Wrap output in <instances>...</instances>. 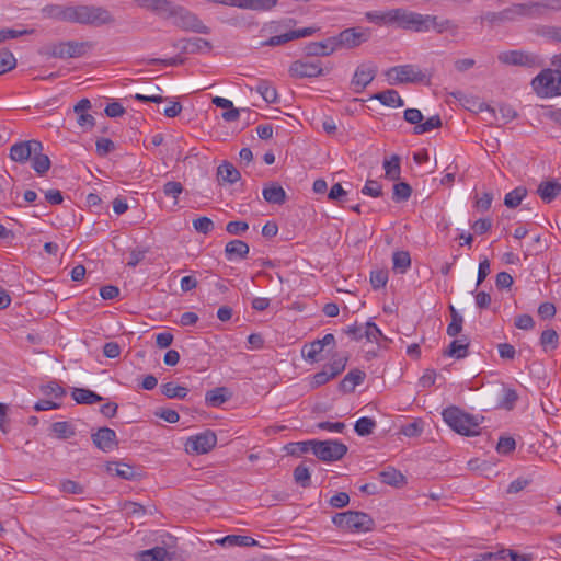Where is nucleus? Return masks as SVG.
<instances>
[{
  "label": "nucleus",
  "instance_id": "nucleus-1",
  "mask_svg": "<svg viewBox=\"0 0 561 561\" xmlns=\"http://www.w3.org/2000/svg\"><path fill=\"white\" fill-rule=\"evenodd\" d=\"M53 15L64 22L78 23L92 26H102L115 22L112 13L103 8L95 5H58L53 9Z\"/></svg>",
  "mask_w": 561,
  "mask_h": 561
},
{
  "label": "nucleus",
  "instance_id": "nucleus-2",
  "mask_svg": "<svg viewBox=\"0 0 561 561\" xmlns=\"http://www.w3.org/2000/svg\"><path fill=\"white\" fill-rule=\"evenodd\" d=\"M556 69H543L531 81L533 89L541 98L561 95V54L554 56Z\"/></svg>",
  "mask_w": 561,
  "mask_h": 561
},
{
  "label": "nucleus",
  "instance_id": "nucleus-3",
  "mask_svg": "<svg viewBox=\"0 0 561 561\" xmlns=\"http://www.w3.org/2000/svg\"><path fill=\"white\" fill-rule=\"evenodd\" d=\"M164 19H173V24L182 30L199 34H209L210 28L206 26L196 14L181 5H175L169 1V7L161 15Z\"/></svg>",
  "mask_w": 561,
  "mask_h": 561
},
{
  "label": "nucleus",
  "instance_id": "nucleus-4",
  "mask_svg": "<svg viewBox=\"0 0 561 561\" xmlns=\"http://www.w3.org/2000/svg\"><path fill=\"white\" fill-rule=\"evenodd\" d=\"M443 419L447 425L456 433L463 436H474L479 434V421L477 417L465 413L457 407H448L443 413Z\"/></svg>",
  "mask_w": 561,
  "mask_h": 561
},
{
  "label": "nucleus",
  "instance_id": "nucleus-5",
  "mask_svg": "<svg viewBox=\"0 0 561 561\" xmlns=\"http://www.w3.org/2000/svg\"><path fill=\"white\" fill-rule=\"evenodd\" d=\"M332 522L336 527L352 533H367L375 528L374 519L367 513L359 511L336 513Z\"/></svg>",
  "mask_w": 561,
  "mask_h": 561
},
{
  "label": "nucleus",
  "instance_id": "nucleus-6",
  "mask_svg": "<svg viewBox=\"0 0 561 561\" xmlns=\"http://www.w3.org/2000/svg\"><path fill=\"white\" fill-rule=\"evenodd\" d=\"M385 75L390 84L430 82V77L412 64L391 67Z\"/></svg>",
  "mask_w": 561,
  "mask_h": 561
},
{
  "label": "nucleus",
  "instance_id": "nucleus-7",
  "mask_svg": "<svg viewBox=\"0 0 561 561\" xmlns=\"http://www.w3.org/2000/svg\"><path fill=\"white\" fill-rule=\"evenodd\" d=\"M348 448L342 442L335 439L317 440L313 444V455L321 461L333 462L341 460Z\"/></svg>",
  "mask_w": 561,
  "mask_h": 561
},
{
  "label": "nucleus",
  "instance_id": "nucleus-8",
  "mask_svg": "<svg viewBox=\"0 0 561 561\" xmlns=\"http://www.w3.org/2000/svg\"><path fill=\"white\" fill-rule=\"evenodd\" d=\"M88 43H79L75 41L60 42L44 47L43 54L53 58H78L85 53Z\"/></svg>",
  "mask_w": 561,
  "mask_h": 561
},
{
  "label": "nucleus",
  "instance_id": "nucleus-9",
  "mask_svg": "<svg viewBox=\"0 0 561 561\" xmlns=\"http://www.w3.org/2000/svg\"><path fill=\"white\" fill-rule=\"evenodd\" d=\"M289 76L295 79L316 78L327 72L321 66V61L295 60L288 69Z\"/></svg>",
  "mask_w": 561,
  "mask_h": 561
},
{
  "label": "nucleus",
  "instance_id": "nucleus-10",
  "mask_svg": "<svg viewBox=\"0 0 561 561\" xmlns=\"http://www.w3.org/2000/svg\"><path fill=\"white\" fill-rule=\"evenodd\" d=\"M217 444V436L211 431H205L195 436H191L186 444V451L196 455H203L210 451Z\"/></svg>",
  "mask_w": 561,
  "mask_h": 561
},
{
  "label": "nucleus",
  "instance_id": "nucleus-11",
  "mask_svg": "<svg viewBox=\"0 0 561 561\" xmlns=\"http://www.w3.org/2000/svg\"><path fill=\"white\" fill-rule=\"evenodd\" d=\"M378 67L374 62L360 64L351 80L352 89L355 93H360L375 79Z\"/></svg>",
  "mask_w": 561,
  "mask_h": 561
},
{
  "label": "nucleus",
  "instance_id": "nucleus-12",
  "mask_svg": "<svg viewBox=\"0 0 561 561\" xmlns=\"http://www.w3.org/2000/svg\"><path fill=\"white\" fill-rule=\"evenodd\" d=\"M38 151H43V144L39 140L20 141L11 146L10 158L15 162L25 163Z\"/></svg>",
  "mask_w": 561,
  "mask_h": 561
},
{
  "label": "nucleus",
  "instance_id": "nucleus-13",
  "mask_svg": "<svg viewBox=\"0 0 561 561\" xmlns=\"http://www.w3.org/2000/svg\"><path fill=\"white\" fill-rule=\"evenodd\" d=\"M91 439L95 447L104 453H110L118 447L116 432L110 427H100L92 433Z\"/></svg>",
  "mask_w": 561,
  "mask_h": 561
},
{
  "label": "nucleus",
  "instance_id": "nucleus-14",
  "mask_svg": "<svg viewBox=\"0 0 561 561\" xmlns=\"http://www.w3.org/2000/svg\"><path fill=\"white\" fill-rule=\"evenodd\" d=\"M335 39V48L346 47L354 48L359 46L362 43L368 41V34L365 32L357 31V28H346L342 31L339 35L333 36Z\"/></svg>",
  "mask_w": 561,
  "mask_h": 561
},
{
  "label": "nucleus",
  "instance_id": "nucleus-15",
  "mask_svg": "<svg viewBox=\"0 0 561 561\" xmlns=\"http://www.w3.org/2000/svg\"><path fill=\"white\" fill-rule=\"evenodd\" d=\"M529 19H542L552 12L561 11V0L528 1Z\"/></svg>",
  "mask_w": 561,
  "mask_h": 561
},
{
  "label": "nucleus",
  "instance_id": "nucleus-16",
  "mask_svg": "<svg viewBox=\"0 0 561 561\" xmlns=\"http://www.w3.org/2000/svg\"><path fill=\"white\" fill-rule=\"evenodd\" d=\"M499 60L505 65L533 67L536 65V56L519 50L503 51Z\"/></svg>",
  "mask_w": 561,
  "mask_h": 561
},
{
  "label": "nucleus",
  "instance_id": "nucleus-17",
  "mask_svg": "<svg viewBox=\"0 0 561 561\" xmlns=\"http://www.w3.org/2000/svg\"><path fill=\"white\" fill-rule=\"evenodd\" d=\"M334 41L333 37H329L321 42H311L306 45L305 54L311 57L329 56L336 50Z\"/></svg>",
  "mask_w": 561,
  "mask_h": 561
},
{
  "label": "nucleus",
  "instance_id": "nucleus-18",
  "mask_svg": "<svg viewBox=\"0 0 561 561\" xmlns=\"http://www.w3.org/2000/svg\"><path fill=\"white\" fill-rule=\"evenodd\" d=\"M277 4V0H228V5L254 11H268Z\"/></svg>",
  "mask_w": 561,
  "mask_h": 561
},
{
  "label": "nucleus",
  "instance_id": "nucleus-19",
  "mask_svg": "<svg viewBox=\"0 0 561 561\" xmlns=\"http://www.w3.org/2000/svg\"><path fill=\"white\" fill-rule=\"evenodd\" d=\"M262 195L270 204L283 205L287 199L285 190L277 182L267 184L263 188Z\"/></svg>",
  "mask_w": 561,
  "mask_h": 561
},
{
  "label": "nucleus",
  "instance_id": "nucleus-20",
  "mask_svg": "<svg viewBox=\"0 0 561 561\" xmlns=\"http://www.w3.org/2000/svg\"><path fill=\"white\" fill-rule=\"evenodd\" d=\"M366 374L360 369L350 370L339 385V389L342 392L351 393L355 390L356 386L360 385L365 380Z\"/></svg>",
  "mask_w": 561,
  "mask_h": 561
},
{
  "label": "nucleus",
  "instance_id": "nucleus-21",
  "mask_svg": "<svg viewBox=\"0 0 561 561\" xmlns=\"http://www.w3.org/2000/svg\"><path fill=\"white\" fill-rule=\"evenodd\" d=\"M232 393L226 387H217L206 392L205 402L208 407L218 408L231 398Z\"/></svg>",
  "mask_w": 561,
  "mask_h": 561
},
{
  "label": "nucleus",
  "instance_id": "nucleus-22",
  "mask_svg": "<svg viewBox=\"0 0 561 561\" xmlns=\"http://www.w3.org/2000/svg\"><path fill=\"white\" fill-rule=\"evenodd\" d=\"M217 178L219 183L234 184L240 180L241 174L232 163L225 161L217 168Z\"/></svg>",
  "mask_w": 561,
  "mask_h": 561
},
{
  "label": "nucleus",
  "instance_id": "nucleus-23",
  "mask_svg": "<svg viewBox=\"0 0 561 561\" xmlns=\"http://www.w3.org/2000/svg\"><path fill=\"white\" fill-rule=\"evenodd\" d=\"M433 21L434 15L421 14L412 11L407 30L414 32H428Z\"/></svg>",
  "mask_w": 561,
  "mask_h": 561
},
{
  "label": "nucleus",
  "instance_id": "nucleus-24",
  "mask_svg": "<svg viewBox=\"0 0 561 561\" xmlns=\"http://www.w3.org/2000/svg\"><path fill=\"white\" fill-rule=\"evenodd\" d=\"M537 193L545 203H551L561 193V184L554 180L543 181L539 184Z\"/></svg>",
  "mask_w": 561,
  "mask_h": 561
},
{
  "label": "nucleus",
  "instance_id": "nucleus-25",
  "mask_svg": "<svg viewBox=\"0 0 561 561\" xmlns=\"http://www.w3.org/2000/svg\"><path fill=\"white\" fill-rule=\"evenodd\" d=\"M412 11L403 8L388 10V25H396L400 28H408Z\"/></svg>",
  "mask_w": 561,
  "mask_h": 561
},
{
  "label": "nucleus",
  "instance_id": "nucleus-26",
  "mask_svg": "<svg viewBox=\"0 0 561 561\" xmlns=\"http://www.w3.org/2000/svg\"><path fill=\"white\" fill-rule=\"evenodd\" d=\"M373 99L378 100L382 105L391 107H401L404 105L399 92L393 89H388L373 95Z\"/></svg>",
  "mask_w": 561,
  "mask_h": 561
},
{
  "label": "nucleus",
  "instance_id": "nucleus-27",
  "mask_svg": "<svg viewBox=\"0 0 561 561\" xmlns=\"http://www.w3.org/2000/svg\"><path fill=\"white\" fill-rule=\"evenodd\" d=\"M106 470L110 473H114L116 477L124 480H135L137 473L130 465L122 463L118 461H111L106 465Z\"/></svg>",
  "mask_w": 561,
  "mask_h": 561
},
{
  "label": "nucleus",
  "instance_id": "nucleus-28",
  "mask_svg": "<svg viewBox=\"0 0 561 561\" xmlns=\"http://www.w3.org/2000/svg\"><path fill=\"white\" fill-rule=\"evenodd\" d=\"M180 43L182 44L180 47L181 50L186 54H197L211 48V44L207 39L201 37L183 39Z\"/></svg>",
  "mask_w": 561,
  "mask_h": 561
},
{
  "label": "nucleus",
  "instance_id": "nucleus-29",
  "mask_svg": "<svg viewBox=\"0 0 561 561\" xmlns=\"http://www.w3.org/2000/svg\"><path fill=\"white\" fill-rule=\"evenodd\" d=\"M71 396L78 404H94L103 400L100 394L87 388H73Z\"/></svg>",
  "mask_w": 561,
  "mask_h": 561
},
{
  "label": "nucleus",
  "instance_id": "nucleus-30",
  "mask_svg": "<svg viewBox=\"0 0 561 561\" xmlns=\"http://www.w3.org/2000/svg\"><path fill=\"white\" fill-rule=\"evenodd\" d=\"M250 249L247 242L234 239L226 244L225 254L228 260H231L233 256L239 259H245Z\"/></svg>",
  "mask_w": 561,
  "mask_h": 561
},
{
  "label": "nucleus",
  "instance_id": "nucleus-31",
  "mask_svg": "<svg viewBox=\"0 0 561 561\" xmlns=\"http://www.w3.org/2000/svg\"><path fill=\"white\" fill-rule=\"evenodd\" d=\"M140 561H170L171 553L163 547H154L138 553Z\"/></svg>",
  "mask_w": 561,
  "mask_h": 561
},
{
  "label": "nucleus",
  "instance_id": "nucleus-32",
  "mask_svg": "<svg viewBox=\"0 0 561 561\" xmlns=\"http://www.w3.org/2000/svg\"><path fill=\"white\" fill-rule=\"evenodd\" d=\"M217 543L224 547H251L256 545V540L249 536L228 535L221 539L216 540Z\"/></svg>",
  "mask_w": 561,
  "mask_h": 561
},
{
  "label": "nucleus",
  "instance_id": "nucleus-33",
  "mask_svg": "<svg viewBox=\"0 0 561 561\" xmlns=\"http://www.w3.org/2000/svg\"><path fill=\"white\" fill-rule=\"evenodd\" d=\"M382 483L400 488L405 483V477L397 469L388 467L379 473Z\"/></svg>",
  "mask_w": 561,
  "mask_h": 561
},
{
  "label": "nucleus",
  "instance_id": "nucleus-34",
  "mask_svg": "<svg viewBox=\"0 0 561 561\" xmlns=\"http://www.w3.org/2000/svg\"><path fill=\"white\" fill-rule=\"evenodd\" d=\"M383 169L387 179L391 181L399 180L401 174L400 157L392 154L390 159H385Z\"/></svg>",
  "mask_w": 561,
  "mask_h": 561
},
{
  "label": "nucleus",
  "instance_id": "nucleus-35",
  "mask_svg": "<svg viewBox=\"0 0 561 561\" xmlns=\"http://www.w3.org/2000/svg\"><path fill=\"white\" fill-rule=\"evenodd\" d=\"M14 179L9 173L0 174V204H4L10 197L13 201Z\"/></svg>",
  "mask_w": 561,
  "mask_h": 561
},
{
  "label": "nucleus",
  "instance_id": "nucleus-36",
  "mask_svg": "<svg viewBox=\"0 0 561 561\" xmlns=\"http://www.w3.org/2000/svg\"><path fill=\"white\" fill-rule=\"evenodd\" d=\"M255 90L263 98V100L265 102H267V103H276L277 102L278 94H277L276 88L273 87L270 81L260 80Z\"/></svg>",
  "mask_w": 561,
  "mask_h": 561
},
{
  "label": "nucleus",
  "instance_id": "nucleus-37",
  "mask_svg": "<svg viewBox=\"0 0 561 561\" xmlns=\"http://www.w3.org/2000/svg\"><path fill=\"white\" fill-rule=\"evenodd\" d=\"M160 389L162 394L169 399H184L188 393L186 387L179 386L172 381L161 385Z\"/></svg>",
  "mask_w": 561,
  "mask_h": 561
},
{
  "label": "nucleus",
  "instance_id": "nucleus-38",
  "mask_svg": "<svg viewBox=\"0 0 561 561\" xmlns=\"http://www.w3.org/2000/svg\"><path fill=\"white\" fill-rule=\"evenodd\" d=\"M51 433L59 439H68L76 434L75 427L67 421H59L51 424Z\"/></svg>",
  "mask_w": 561,
  "mask_h": 561
},
{
  "label": "nucleus",
  "instance_id": "nucleus-39",
  "mask_svg": "<svg viewBox=\"0 0 561 561\" xmlns=\"http://www.w3.org/2000/svg\"><path fill=\"white\" fill-rule=\"evenodd\" d=\"M458 24L455 23L453 20L449 19H438L436 15H434V21L431 24V30L436 31L438 34H442L444 32H449L453 35L457 34L458 32Z\"/></svg>",
  "mask_w": 561,
  "mask_h": 561
},
{
  "label": "nucleus",
  "instance_id": "nucleus-40",
  "mask_svg": "<svg viewBox=\"0 0 561 561\" xmlns=\"http://www.w3.org/2000/svg\"><path fill=\"white\" fill-rule=\"evenodd\" d=\"M527 195V188L518 186L508 192L504 197V205L508 208H516Z\"/></svg>",
  "mask_w": 561,
  "mask_h": 561
},
{
  "label": "nucleus",
  "instance_id": "nucleus-41",
  "mask_svg": "<svg viewBox=\"0 0 561 561\" xmlns=\"http://www.w3.org/2000/svg\"><path fill=\"white\" fill-rule=\"evenodd\" d=\"M468 347L469 343H463L460 340H454L449 347L443 352V355L461 359L467 356Z\"/></svg>",
  "mask_w": 561,
  "mask_h": 561
},
{
  "label": "nucleus",
  "instance_id": "nucleus-42",
  "mask_svg": "<svg viewBox=\"0 0 561 561\" xmlns=\"http://www.w3.org/2000/svg\"><path fill=\"white\" fill-rule=\"evenodd\" d=\"M31 159L32 168L39 175L46 173L51 165L49 157L47 154H44L43 151H38V153H33Z\"/></svg>",
  "mask_w": 561,
  "mask_h": 561
},
{
  "label": "nucleus",
  "instance_id": "nucleus-43",
  "mask_svg": "<svg viewBox=\"0 0 561 561\" xmlns=\"http://www.w3.org/2000/svg\"><path fill=\"white\" fill-rule=\"evenodd\" d=\"M314 443H316V439L289 443L288 445H286L285 449L287 450V453L289 455L299 457L302 454H306L310 450L313 453V444Z\"/></svg>",
  "mask_w": 561,
  "mask_h": 561
},
{
  "label": "nucleus",
  "instance_id": "nucleus-44",
  "mask_svg": "<svg viewBox=\"0 0 561 561\" xmlns=\"http://www.w3.org/2000/svg\"><path fill=\"white\" fill-rule=\"evenodd\" d=\"M393 270L403 274L411 265V257L407 251H397L392 256Z\"/></svg>",
  "mask_w": 561,
  "mask_h": 561
},
{
  "label": "nucleus",
  "instance_id": "nucleus-45",
  "mask_svg": "<svg viewBox=\"0 0 561 561\" xmlns=\"http://www.w3.org/2000/svg\"><path fill=\"white\" fill-rule=\"evenodd\" d=\"M375 427V420L367 416H363L356 421L354 425V431L358 436H368L374 432Z\"/></svg>",
  "mask_w": 561,
  "mask_h": 561
},
{
  "label": "nucleus",
  "instance_id": "nucleus-46",
  "mask_svg": "<svg viewBox=\"0 0 561 561\" xmlns=\"http://www.w3.org/2000/svg\"><path fill=\"white\" fill-rule=\"evenodd\" d=\"M540 344L545 351L556 350L559 344V335L553 329H547L541 333Z\"/></svg>",
  "mask_w": 561,
  "mask_h": 561
},
{
  "label": "nucleus",
  "instance_id": "nucleus-47",
  "mask_svg": "<svg viewBox=\"0 0 561 561\" xmlns=\"http://www.w3.org/2000/svg\"><path fill=\"white\" fill-rule=\"evenodd\" d=\"M412 187L405 182H399L393 185L392 199L397 203L405 202L411 197Z\"/></svg>",
  "mask_w": 561,
  "mask_h": 561
},
{
  "label": "nucleus",
  "instance_id": "nucleus-48",
  "mask_svg": "<svg viewBox=\"0 0 561 561\" xmlns=\"http://www.w3.org/2000/svg\"><path fill=\"white\" fill-rule=\"evenodd\" d=\"M508 15L512 21L519 19H529V3H514L507 8Z\"/></svg>",
  "mask_w": 561,
  "mask_h": 561
},
{
  "label": "nucleus",
  "instance_id": "nucleus-49",
  "mask_svg": "<svg viewBox=\"0 0 561 561\" xmlns=\"http://www.w3.org/2000/svg\"><path fill=\"white\" fill-rule=\"evenodd\" d=\"M141 8L153 11L162 15L163 11L169 7V0H134Z\"/></svg>",
  "mask_w": 561,
  "mask_h": 561
},
{
  "label": "nucleus",
  "instance_id": "nucleus-50",
  "mask_svg": "<svg viewBox=\"0 0 561 561\" xmlns=\"http://www.w3.org/2000/svg\"><path fill=\"white\" fill-rule=\"evenodd\" d=\"M16 67L14 55L8 49L0 50V76Z\"/></svg>",
  "mask_w": 561,
  "mask_h": 561
},
{
  "label": "nucleus",
  "instance_id": "nucleus-51",
  "mask_svg": "<svg viewBox=\"0 0 561 561\" xmlns=\"http://www.w3.org/2000/svg\"><path fill=\"white\" fill-rule=\"evenodd\" d=\"M442 127V119L439 115H434L427 118L424 123L414 126V134L421 135L430 133L433 129Z\"/></svg>",
  "mask_w": 561,
  "mask_h": 561
},
{
  "label": "nucleus",
  "instance_id": "nucleus-52",
  "mask_svg": "<svg viewBox=\"0 0 561 561\" xmlns=\"http://www.w3.org/2000/svg\"><path fill=\"white\" fill-rule=\"evenodd\" d=\"M323 351V347L319 340H316L309 344H305L301 354L302 356L311 362L318 360V355Z\"/></svg>",
  "mask_w": 561,
  "mask_h": 561
},
{
  "label": "nucleus",
  "instance_id": "nucleus-53",
  "mask_svg": "<svg viewBox=\"0 0 561 561\" xmlns=\"http://www.w3.org/2000/svg\"><path fill=\"white\" fill-rule=\"evenodd\" d=\"M294 479L302 488L310 485V470L305 463H300L294 470Z\"/></svg>",
  "mask_w": 561,
  "mask_h": 561
},
{
  "label": "nucleus",
  "instance_id": "nucleus-54",
  "mask_svg": "<svg viewBox=\"0 0 561 561\" xmlns=\"http://www.w3.org/2000/svg\"><path fill=\"white\" fill-rule=\"evenodd\" d=\"M483 21H486L491 26L499 25L505 22H511L507 8L500 12H486L482 16Z\"/></svg>",
  "mask_w": 561,
  "mask_h": 561
},
{
  "label": "nucleus",
  "instance_id": "nucleus-55",
  "mask_svg": "<svg viewBox=\"0 0 561 561\" xmlns=\"http://www.w3.org/2000/svg\"><path fill=\"white\" fill-rule=\"evenodd\" d=\"M347 364V357L346 356H336L334 355L332 358V362L324 366V368H328L330 373V377L335 378L337 375H340L346 367Z\"/></svg>",
  "mask_w": 561,
  "mask_h": 561
},
{
  "label": "nucleus",
  "instance_id": "nucleus-56",
  "mask_svg": "<svg viewBox=\"0 0 561 561\" xmlns=\"http://www.w3.org/2000/svg\"><path fill=\"white\" fill-rule=\"evenodd\" d=\"M507 551L501 548L495 552H481L476 554L474 561H506Z\"/></svg>",
  "mask_w": 561,
  "mask_h": 561
},
{
  "label": "nucleus",
  "instance_id": "nucleus-57",
  "mask_svg": "<svg viewBox=\"0 0 561 561\" xmlns=\"http://www.w3.org/2000/svg\"><path fill=\"white\" fill-rule=\"evenodd\" d=\"M518 399V394L514 389L504 388L503 389V398L499 403L500 408L512 410Z\"/></svg>",
  "mask_w": 561,
  "mask_h": 561
},
{
  "label": "nucleus",
  "instance_id": "nucleus-58",
  "mask_svg": "<svg viewBox=\"0 0 561 561\" xmlns=\"http://www.w3.org/2000/svg\"><path fill=\"white\" fill-rule=\"evenodd\" d=\"M183 185L176 181H169L163 185V193L168 197L174 198V204H178L179 195L183 192Z\"/></svg>",
  "mask_w": 561,
  "mask_h": 561
},
{
  "label": "nucleus",
  "instance_id": "nucleus-59",
  "mask_svg": "<svg viewBox=\"0 0 561 561\" xmlns=\"http://www.w3.org/2000/svg\"><path fill=\"white\" fill-rule=\"evenodd\" d=\"M388 282V271L376 270L370 273V284L374 289H379L386 286Z\"/></svg>",
  "mask_w": 561,
  "mask_h": 561
},
{
  "label": "nucleus",
  "instance_id": "nucleus-60",
  "mask_svg": "<svg viewBox=\"0 0 561 561\" xmlns=\"http://www.w3.org/2000/svg\"><path fill=\"white\" fill-rule=\"evenodd\" d=\"M41 391L45 396H53L55 398H61L66 394V390L57 381H49L47 385L42 386Z\"/></svg>",
  "mask_w": 561,
  "mask_h": 561
},
{
  "label": "nucleus",
  "instance_id": "nucleus-61",
  "mask_svg": "<svg viewBox=\"0 0 561 561\" xmlns=\"http://www.w3.org/2000/svg\"><path fill=\"white\" fill-rule=\"evenodd\" d=\"M362 193L367 196L379 197L382 195V186L375 180H367Z\"/></svg>",
  "mask_w": 561,
  "mask_h": 561
},
{
  "label": "nucleus",
  "instance_id": "nucleus-62",
  "mask_svg": "<svg viewBox=\"0 0 561 561\" xmlns=\"http://www.w3.org/2000/svg\"><path fill=\"white\" fill-rule=\"evenodd\" d=\"M365 337L369 342H378L379 337H386L382 335L381 330L371 321L365 323Z\"/></svg>",
  "mask_w": 561,
  "mask_h": 561
},
{
  "label": "nucleus",
  "instance_id": "nucleus-63",
  "mask_svg": "<svg viewBox=\"0 0 561 561\" xmlns=\"http://www.w3.org/2000/svg\"><path fill=\"white\" fill-rule=\"evenodd\" d=\"M193 227L197 232L207 234L214 229V222L208 217H199L193 220Z\"/></svg>",
  "mask_w": 561,
  "mask_h": 561
},
{
  "label": "nucleus",
  "instance_id": "nucleus-64",
  "mask_svg": "<svg viewBox=\"0 0 561 561\" xmlns=\"http://www.w3.org/2000/svg\"><path fill=\"white\" fill-rule=\"evenodd\" d=\"M400 432L407 437H417L423 432L422 422L414 421L409 424H405L401 427Z\"/></svg>",
  "mask_w": 561,
  "mask_h": 561
}]
</instances>
